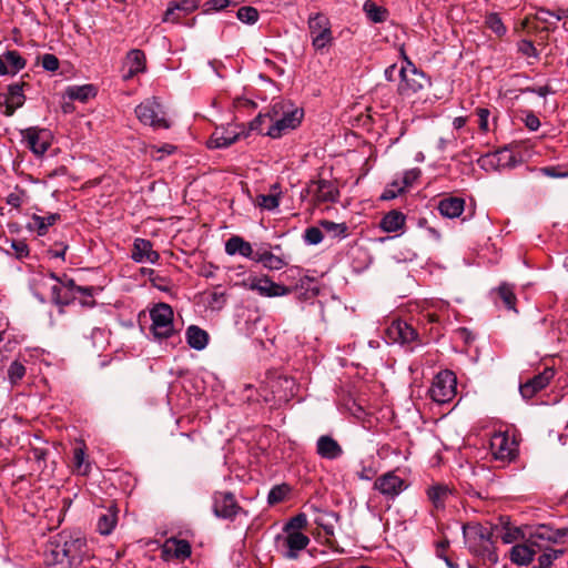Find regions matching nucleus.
Masks as SVG:
<instances>
[{"instance_id":"nucleus-47","label":"nucleus","mask_w":568,"mask_h":568,"mask_svg":"<svg viewBox=\"0 0 568 568\" xmlns=\"http://www.w3.org/2000/svg\"><path fill=\"white\" fill-rule=\"evenodd\" d=\"M307 525V518L305 514H298L291 518L290 521L284 526V531H301Z\"/></svg>"},{"instance_id":"nucleus-18","label":"nucleus","mask_w":568,"mask_h":568,"mask_svg":"<svg viewBox=\"0 0 568 568\" xmlns=\"http://www.w3.org/2000/svg\"><path fill=\"white\" fill-rule=\"evenodd\" d=\"M388 343L409 344L416 341L417 332L406 322L397 320L386 328L385 332Z\"/></svg>"},{"instance_id":"nucleus-54","label":"nucleus","mask_w":568,"mask_h":568,"mask_svg":"<svg viewBox=\"0 0 568 568\" xmlns=\"http://www.w3.org/2000/svg\"><path fill=\"white\" fill-rule=\"evenodd\" d=\"M23 196L24 192L22 190H17L7 196V203L12 207L19 209L23 203Z\"/></svg>"},{"instance_id":"nucleus-40","label":"nucleus","mask_w":568,"mask_h":568,"mask_svg":"<svg viewBox=\"0 0 568 568\" xmlns=\"http://www.w3.org/2000/svg\"><path fill=\"white\" fill-rule=\"evenodd\" d=\"M116 524V515L114 511L109 509L105 514H102L98 520V530L101 535H109L113 530Z\"/></svg>"},{"instance_id":"nucleus-30","label":"nucleus","mask_w":568,"mask_h":568,"mask_svg":"<svg viewBox=\"0 0 568 568\" xmlns=\"http://www.w3.org/2000/svg\"><path fill=\"white\" fill-rule=\"evenodd\" d=\"M452 495V489L442 484L433 485L427 489V496L436 509H444Z\"/></svg>"},{"instance_id":"nucleus-31","label":"nucleus","mask_w":568,"mask_h":568,"mask_svg":"<svg viewBox=\"0 0 568 568\" xmlns=\"http://www.w3.org/2000/svg\"><path fill=\"white\" fill-rule=\"evenodd\" d=\"M465 202L459 197L444 199L438 204V210L442 215L454 219L458 217L464 211Z\"/></svg>"},{"instance_id":"nucleus-29","label":"nucleus","mask_w":568,"mask_h":568,"mask_svg":"<svg viewBox=\"0 0 568 568\" xmlns=\"http://www.w3.org/2000/svg\"><path fill=\"white\" fill-rule=\"evenodd\" d=\"M125 65L128 68V73L124 75V79H130L135 74L143 72L145 70L144 53L139 49L129 51L125 59Z\"/></svg>"},{"instance_id":"nucleus-46","label":"nucleus","mask_w":568,"mask_h":568,"mask_svg":"<svg viewBox=\"0 0 568 568\" xmlns=\"http://www.w3.org/2000/svg\"><path fill=\"white\" fill-rule=\"evenodd\" d=\"M498 293H499V296L503 300L504 304L509 310H515L516 296L513 292V288L507 284H503L499 286Z\"/></svg>"},{"instance_id":"nucleus-17","label":"nucleus","mask_w":568,"mask_h":568,"mask_svg":"<svg viewBox=\"0 0 568 568\" xmlns=\"http://www.w3.org/2000/svg\"><path fill=\"white\" fill-rule=\"evenodd\" d=\"M199 8L197 0L170 1L163 14L162 22L180 23L183 17Z\"/></svg>"},{"instance_id":"nucleus-11","label":"nucleus","mask_w":568,"mask_h":568,"mask_svg":"<svg viewBox=\"0 0 568 568\" xmlns=\"http://www.w3.org/2000/svg\"><path fill=\"white\" fill-rule=\"evenodd\" d=\"M568 535V529H554L547 525H539L528 536V542L537 550L548 547L549 544H558Z\"/></svg>"},{"instance_id":"nucleus-32","label":"nucleus","mask_w":568,"mask_h":568,"mask_svg":"<svg viewBox=\"0 0 568 568\" xmlns=\"http://www.w3.org/2000/svg\"><path fill=\"white\" fill-rule=\"evenodd\" d=\"M186 341L190 347L202 351L209 343V334L199 326L191 325L186 329Z\"/></svg>"},{"instance_id":"nucleus-23","label":"nucleus","mask_w":568,"mask_h":568,"mask_svg":"<svg viewBox=\"0 0 568 568\" xmlns=\"http://www.w3.org/2000/svg\"><path fill=\"white\" fill-rule=\"evenodd\" d=\"M162 556L164 559L184 560L191 556V545L184 539L169 538L162 546Z\"/></svg>"},{"instance_id":"nucleus-64","label":"nucleus","mask_w":568,"mask_h":568,"mask_svg":"<svg viewBox=\"0 0 568 568\" xmlns=\"http://www.w3.org/2000/svg\"><path fill=\"white\" fill-rule=\"evenodd\" d=\"M396 72H397L396 64H392L388 68H386V70H385V78L388 81H394Z\"/></svg>"},{"instance_id":"nucleus-49","label":"nucleus","mask_w":568,"mask_h":568,"mask_svg":"<svg viewBox=\"0 0 568 568\" xmlns=\"http://www.w3.org/2000/svg\"><path fill=\"white\" fill-rule=\"evenodd\" d=\"M486 24L497 36H503L506 32L504 23L501 22L500 18L495 13H491L487 17Z\"/></svg>"},{"instance_id":"nucleus-35","label":"nucleus","mask_w":568,"mask_h":568,"mask_svg":"<svg viewBox=\"0 0 568 568\" xmlns=\"http://www.w3.org/2000/svg\"><path fill=\"white\" fill-rule=\"evenodd\" d=\"M405 223V215L398 211H390L381 221V227L388 233L399 231Z\"/></svg>"},{"instance_id":"nucleus-21","label":"nucleus","mask_w":568,"mask_h":568,"mask_svg":"<svg viewBox=\"0 0 568 568\" xmlns=\"http://www.w3.org/2000/svg\"><path fill=\"white\" fill-rule=\"evenodd\" d=\"M213 511L216 517L231 518L237 513V505L233 494L215 493L213 496Z\"/></svg>"},{"instance_id":"nucleus-57","label":"nucleus","mask_w":568,"mask_h":568,"mask_svg":"<svg viewBox=\"0 0 568 568\" xmlns=\"http://www.w3.org/2000/svg\"><path fill=\"white\" fill-rule=\"evenodd\" d=\"M477 115L479 118V128L483 131H487L488 130L489 111L487 109H478L477 110Z\"/></svg>"},{"instance_id":"nucleus-7","label":"nucleus","mask_w":568,"mask_h":568,"mask_svg":"<svg viewBox=\"0 0 568 568\" xmlns=\"http://www.w3.org/2000/svg\"><path fill=\"white\" fill-rule=\"evenodd\" d=\"M150 316L152 320L151 329L155 337L168 338L173 334V310L170 305L165 303L155 305L151 310Z\"/></svg>"},{"instance_id":"nucleus-16","label":"nucleus","mask_w":568,"mask_h":568,"mask_svg":"<svg viewBox=\"0 0 568 568\" xmlns=\"http://www.w3.org/2000/svg\"><path fill=\"white\" fill-rule=\"evenodd\" d=\"M374 488L386 498L394 499L407 488V485L394 471H388L376 478Z\"/></svg>"},{"instance_id":"nucleus-22","label":"nucleus","mask_w":568,"mask_h":568,"mask_svg":"<svg viewBox=\"0 0 568 568\" xmlns=\"http://www.w3.org/2000/svg\"><path fill=\"white\" fill-rule=\"evenodd\" d=\"M555 371L550 367L545 368L540 374L534 376L525 384L520 385V394L524 398H531L537 392L544 389L554 378Z\"/></svg>"},{"instance_id":"nucleus-12","label":"nucleus","mask_w":568,"mask_h":568,"mask_svg":"<svg viewBox=\"0 0 568 568\" xmlns=\"http://www.w3.org/2000/svg\"><path fill=\"white\" fill-rule=\"evenodd\" d=\"M243 134L244 129L239 124L230 123L216 126L207 141V146L210 149L227 148L235 143Z\"/></svg>"},{"instance_id":"nucleus-41","label":"nucleus","mask_w":568,"mask_h":568,"mask_svg":"<svg viewBox=\"0 0 568 568\" xmlns=\"http://www.w3.org/2000/svg\"><path fill=\"white\" fill-rule=\"evenodd\" d=\"M525 537L526 535L519 527L506 525L500 529V538L504 544H514L516 541L525 539Z\"/></svg>"},{"instance_id":"nucleus-6","label":"nucleus","mask_w":568,"mask_h":568,"mask_svg":"<svg viewBox=\"0 0 568 568\" xmlns=\"http://www.w3.org/2000/svg\"><path fill=\"white\" fill-rule=\"evenodd\" d=\"M457 379L453 372H439L432 384L429 395L438 404L450 402L456 395Z\"/></svg>"},{"instance_id":"nucleus-28","label":"nucleus","mask_w":568,"mask_h":568,"mask_svg":"<svg viewBox=\"0 0 568 568\" xmlns=\"http://www.w3.org/2000/svg\"><path fill=\"white\" fill-rule=\"evenodd\" d=\"M225 252L231 256L236 254L248 258H253L254 256V251L251 243L244 241L239 235L231 236L225 242Z\"/></svg>"},{"instance_id":"nucleus-2","label":"nucleus","mask_w":568,"mask_h":568,"mask_svg":"<svg viewBox=\"0 0 568 568\" xmlns=\"http://www.w3.org/2000/svg\"><path fill=\"white\" fill-rule=\"evenodd\" d=\"M303 115V110L293 103L282 100L275 101L265 115L272 122L266 134L273 139L287 134L300 125Z\"/></svg>"},{"instance_id":"nucleus-3","label":"nucleus","mask_w":568,"mask_h":568,"mask_svg":"<svg viewBox=\"0 0 568 568\" xmlns=\"http://www.w3.org/2000/svg\"><path fill=\"white\" fill-rule=\"evenodd\" d=\"M493 532L494 528L477 523L463 526L464 540L469 551L495 564L498 561V555Z\"/></svg>"},{"instance_id":"nucleus-45","label":"nucleus","mask_w":568,"mask_h":568,"mask_svg":"<svg viewBox=\"0 0 568 568\" xmlns=\"http://www.w3.org/2000/svg\"><path fill=\"white\" fill-rule=\"evenodd\" d=\"M59 219L58 214H50L48 216H34L33 221L36 226L38 227L39 235L45 234L49 226L53 225Z\"/></svg>"},{"instance_id":"nucleus-58","label":"nucleus","mask_w":568,"mask_h":568,"mask_svg":"<svg viewBox=\"0 0 568 568\" xmlns=\"http://www.w3.org/2000/svg\"><path fill=\"white\" fill-rule=\"evenodd\" d=\"M541 172L547 175V176H550V178H566L568 176V173L567 172H562V171H559L557 168L555 166H546V168H542L541 169Z\"/></svg>"},{"instance_id":"nucleus-63","label":"nucleus","mask_w":568,"mask_h":568,"mask_svg":"<svg viewBox=\"0 0 568 568\" xmlns=\"http://www.w3.org/2000/svg\"><path fill=\"white\" fill-rule=\"evenodd\" d=\"M403 189L402 187H398L397 191H394L392 189H386L382 195V199L383 200H392V199H395L397 196V193L398 192H402Z\"/></svg>"},{"instance_id":"nucleus-15","label":"nucleus","mask_w":568,"mask_h":568,"mask_svg":"<svg viewBox=\"0 0 568 568\" xmlns=\"http://www.w3.org/2000/svg\"><path fill=\"white\" fill-rule=\"evenodd\" d=\"M477 162L485 171H498L503 169H510L516 165L514 154L507 149L485 154L480 156Z\"/></svg>"},{"instance_id":"nucleus-36","label":"nucleus","mask_w":568,"mask_h":568,"mask_svg":"<svg viewBox=\"0 0 568 568\" xmlns=\"http://www.w3.org/2000/svg\"><path fill=\"white\" fill-rule=\"evenodd\" d=\"M320 225L332 239L342 240L348 235V226L346 223H335L328 220H323L320 222Z\"/></svg>"},{"instance_id":"nucleus-43","label":"nucleus","mask_w":568,"mask_h":568,"mask_svg":"<svg viewBox=\"0 0 568 568\" xmlns=\"http://www.w3.org/2000/svg\"><path fill=\"white\" fill-rule=\"evenodd\" d=\"M544 554L538 558L539 568H550L552 562L558 559L562 554V549L544 548Z\"/></svg>"},{"instance_id":"nucleus-50","label":"nucleus","mask_w":568,"mask_h":568,"mask_svg":"<svg viewBox=\"0 0 568 568\" xmlns=\"http://www.w3.org/2000/svg\"><path fill=\"white\" fill-rule=\"evenodd\" d=\"M304 240L308 245H317L323 241V232L318 227H308L304 232Z\"/></svg>"},{"instance_id":"nucleus-9","label":"nucleus","mask_w":568,"mask_h":568,"mask_svg":"<svg viewBox=\"0 0 568 568\" xmlns=\"http://www.w3.org/2000/svg\"><path fill=\"white\" fill-rule=\"evenodd\" d=\"M308 544L310 538L301 531H283V535L276 537L277 550L288 559H296Z\"/></svg>"},{"instance_id":"nucleus-37","label":"nucleus","mask_w":568,"mask_h":568,"mask_svg":"<svg viewBox=\"0 0 568 568\" xmlns=\"http://www.w3.org/2000/svg\"><path fill=\"white\" fill-rule=\"evenodd\" d=\"M67 95L71 100H78L81 102H85L90 98L95 95V90H94V87L91 84L72 85L67 89Z\"/></svg>"},{"instance_id":"nucleus-34","label":"nucleus","mask_w":568,"mask_h":568,"mask_svg":"<svg viewBox=\"0 0 568 568\" xmlns=\"http://www.w3.org/2000/svg\"><path fill=\"white\" fill-rule=\"evenodd\" d=\"M281 190L278 184L271 187L270 194H261L256 197V205L264 210H275L280 205Z\"/></svg>"},{"instance_id":"nucleus-61","label":"nucleus","mask_w":568,"mask_h":568,"mask_svg":"<svg viewBox=\"0 0 568 568\" xmlns=\"http://www.w3.org/2000/svg\"><path fill=\"white\" fill-rule=\"evenodd\" d=\"M520 51L528 57L536 54V48L529 41H523V43L520 44Z\"/></svg>"},{"instance_id":"nucleus-33","label":"nucleus","mask_w":568,"mask_h":568,"mask_svg":"<svg viewBox=\"0 0 568 568\" xmlns=\"http://www.w3.org/2000/svg\"><path fill=\"white\" fill-rule=\"evenodd\" d=\"M252 260L262 263L265 268L271 271H278L287 264L282 257L268 251L255 252Z\"/></svg>"},{"instance_id":"nucleus-10","label":"nucleus","mask_w":568,"mask_h":568,"mask_svg":"<svg viewBox=\"0 0 568 568\" xmlns=\"http://www.w3.org/2000/svg\"><path fill=\"white\" fill-rule=\"evenodd\" d=\"M242 286L257 292L264 297H278L290 294L291 290L282 284L273 282L268 276L250 275L242 282Z\"/></svg>"},{"instance_id":"nucleus-53","label":"nucleus","mask_w":568,"mask_h":568,"mask_svg":"<svg viewBox=\"0 0 568 568\" xmlns=\"http://www.w3.org/2000/svg\"><path fill=\"white\" fill-rule=\"evenodd\" d=\"M231 4V0H209L205 2V11H220Z\"/></svg>"},{"instance_id":"nucleus-27","label":"nucleus","mask_w":568,"mask_h":568,"mask_svg":"<svg viewBox=\"0 0 568 568\" xmlns=\"http://www.w3.org/2000/svg\"><path fill=\"white\" fill-rule=\"evenodd\" d=\"M536 554V549L528 542L517 544L510 549V560L518 566H528Z\"/></svg>"},{"instance_id":"nucleus-13","label":"nucleus","mask_w":568,"mask_h":568,"mask_svg":"<svg viewBox=\"0 0 568 568\" xmlns=\"http://www.w3.org/2000/svg\"><path fill=\"white\" fill-rule=\"evenodd\" d=\"M22 141L38 156L43 155L51 144V133L45 129L28 128L21 131Z\"/></svg>"},{"instance_id":"nucleus-8","label":"nucleus","mask_w":568,"mask_h":568,"mask_svg":"<svg viewBox=\"0 0 568 568\" xmlns=\"http://www.w3.org/2000/svg\"><path fill=\"white\" fill-rule=\"evenodd\" d=\"M398 72L400 75L398 92L403 97H410L417 93L428 83L426 75L418 71L409 61H407V67H402Z\"/></svg>"},{"instance_id":"nucleus-24","label":"nucleus","mask_w":568,"mask_h":568,"mask_svg":"<svg viewBox=\"0 0 568 568\" xmlns=\"http://www.w3.org/2000/svg\"><path fill=\"white\" fill-rule=\"evenodd\" d=\"M26 60L16 50H8L0 55V75H14L26 67Z\"/></svg>"},{"instance_id":"nucleus-44","label":"nucleus","mask_w":568,"mask_h":568,"mask_svg":"<svg viewBox=\"0 0 568 568\" xmlns=\"http://www.w3.org/2000/svg\"><path fill=\"white\" fill-rule=\"evenodd\" d=\"M26 375V367L18 361L11 363L8 368V378L12 385L18 384Z\"/></svg>"},{"instance_id":"nucleus-59","label":"nucleus","mask_w":568,"mask_h":568,"mask_svg":"<svg viewBox=\"0 0 568 568\" xmlns=\"http://www.w3.org/2000/svg\"><path fill=\"white\" fill-rule=\"evenodd\" d=\"M525 124L530 131H536L540 126V121L535 114L529 113L525 118Z\"/></svg>"},{"instance_id":"nucleus-25","label":"nucleus","mask_w":568,"mask_h":568,"mask_svg":"<svg viewBox=\"0 0 568 568\" xmlns=\"http://www.w3.org/2000/svg\"><path fill=\"white\" fill-rule=\"evenodd\" d=\"M131 256L138 263L151 264H155L160 257L159 253L152 248L151 242L144 239H135Z\"/></svg>"},{"instance_id":"nucleus-48","label":"nucleus","mask_w":568,"mask_h":568,"mask_svg":"<svg viewBox=\"0 0 568 568\" xmlns=\"http://www.w3.org/2000/svg\"><path fill=\"white\" fill-rule=\"evenodd\" d=\"M287 493H288V488L285 485L273 487L270 490L268 496H267L268 504L275 505V504L282 501L285 498Z\"/></svg>"},{"instance_id":"nucleus-19","label":"nucleus","mask_w":568,"mask_h":568,"mask_svg":"<svg viewBox=\"0 0 568 568\" xmlns=\"http://www.w3.org/2000/svg\"><path fill=\"white\" fill-rule=\"evenodd\" d=\"M307 192L316 202L322 203L335 202L339 194L334 183L326 180L313 181L308 185Z\"/></svg>"},{"instance_id":"nucleus-4","label":"nucleus","mask_w":568,"mask_h":568,"mask_svg":"<svg viewBox=\"0 0 568 568\" xmlns=\"http://www.w3.org/2000/svg\"><path fill=\"white\" fill-rule=\"evenodd\" d=\"M135 115L144 125H149L154 129L170 128L164 108L156 98H150L141 102L135 108Z\"/></svg>"},{"instance_id":"nucleus-52","label":"nucleus","mask_w":568,"mask_h":568,"mask_svg":"<svg viewBox=\"0 0 568 568\" xmlns=\"http://www.w3.org/2000/svg\"><path fill=\"white\" fill-rule=\"evenodd\" d=\"M41 65L44 70L54 72L59 69V59L51 53H45L41 58Z\"/></svg>"},{"instance_id":"nucleus-26","label":"nucleus","mask_w":568,"mask_h":568,"mask_svg":"<svg viewBox=\"0 0 568 568\" xmlns=\"http://www.w3.org/2000/svg\"><path fill=\"white\" fill-rule=\"evenodd\" d=\"M316 452L322 458L331 460L341 457L343 454L341 445L328 435H323L317 439Z\"/></svg>"},{"instance_id":"nucleus-56","label":"nucleus","mask_w":568,"mask_h":568,"mask_svg":"<svg viewBox=\"0 0 568 568\" xmlns=\"http://www.w3.org/2000/svg\"><path fill=\"white\" fill-rule=\"evenodd\" d=\"M561 18L562 17L560 14L554 13L549 10H540L538 12V19L546 23H552L551 19L559 21Z\"/></svg>"},{"instance_id":"nucleus-5","label":"nucleus","mask_w":568,"mask_h":568,"mask_svg":"<svg viewBox=\"0 0 568 568\" xmlns=\"http://www.w3.org/2000/svg\"><path fill=\"white\" fill-rule=\"evenodd\" d=\"M307 23L312 44L315 50L321 51L332 44L334 38L331 29V22L325 14H311Z\"/></svg>"},{"instance_id":"nucleus-1","label":"nucleus","mask_w":568,"mask_h":568,"mask_svg":"<svg viewBox=\"0 0 568 568\" xmlns=\"http://www.w3.org/2000/svg\"><path fill=\"white\" fill-rule=\"evenodd\" d=\"M89 557L87 540L78 532L62 531L52 536L43 551L45 565L57 568H77Z\"/></svg>"},{"instance_id":"nucleus-62","label":"nucleus","mask_w":568,"mask_h":568,"mask_svg":"<svg viewBox=\"0 0 568 568\" xmlns=\"http://www.w3.org/2000/svg\"><path fill=\"white\" fill-rule=\"evenodd\" d=\"M419 176V171L418 170H410L408 172L405 173L404 175V183L406 185H410L415 180H417Z\"/></svg>"},{"instance_id":"nucleus-60","label":"nucleus","mask_w":568,"mask_h":568,"mask_svg":"<svg viewBox=\"0 0 568 568\" xmlns=\"http://www.w3.org/2000/svg\"><path fill=\"white\" fill-rule=\"evenodd\" d=\"M233 104L235 108H253L255 105L252 100L241 97L235 98Z\"/></svg>"},{"instance_id":"nucleus-55","label":"nucleus","mask_w":568,"mask_h":568,"mask_svg":"<svg viewBox=\"0 0 568 568\" xmlns=\"http://www.w3.org/2000/svg\"><path fill=\"white\" fill-rule=\"evenodd\" d=\"M455 142H456V138L453 134H450L449 136H442L436 142L435 149L437 152L443 153L446 151L448 145H452Z\"/></svg>"},{"instance_id":"nucleus-14","label":"nucleus","mask_w":568,"mask_h":568,"mask_svg":"<svg viewBox=\"0 0 568 568\" xmlns=\"http://www.w3.org/2000/svg\"><path fill=\"white\" fill-rule=\"evenodd\" d=\"M490 452L496 460L510 462L516 457V442L507 433H496L490 438Z\"/></svg>"},{"instance_id":"nucleus-38","label":"nucleus","mask_w":568,"mask_h":568,"mask_svg":"<svg viewBox=\"0 0 568 568\" xmlns=\"http://www.w3.org/2000/svg\"><path fill=\"white\" fill-rule=\"evenodd\" d=\"M73 469L80 475H87L90 471V464L85 460L84 446L73 449Z\"/></svg>"},{"instance_id":"nucleus-20","label":"nucleus","mask_w":568,"mask_h":568,"mask_svg":"<svg viewBox=\"0 0 568 568\" xmlns=\"http://www.w3.org/2000/svg\"><path fill=\"white\" fill-rule=\"evenodd\" d=\"M23 84L13 83L8 87V92L0 94V104L6 106L4 114L10 116L24 104Z\"/></svg>"},{"instance_id":"nucleus-39","label":"nucleus","mask_w":568,"mask_h":568,"mask_svg":"<svg viewBox=\"0 0 568 568\" xmlns=\"http://www.w3.org/2000/svg\"><path fill=\"white\" fill-rule=\"evenodd\" d=\"M364 11L368 19L375 23L383 22L387 18V10L372 1H366L364 3Z\"/></svg>"},{"instance_id":"nucleus-42","label":"nucleus","mask_w":568,"mask_h":568,"mask_svg":"<svg viewBox=\"0 0 568 568\" xmlns=\"http://www.w3.org/2000/svg\"><path fill=\"white\" fill-rule=\"evenodd\" d=\"M236 17L240 21L246 24H254L258 20V11L254 7L244 6L241 7L237 12Z\"/></svg>"},{"instance_id":"nucleus-51","label":"nucleus","mask_w":568,"mask_h":568,"mask_svg":"<svg viewBox=\"0 0 568 568\" xmlns=\"http://www.w3.org/2000/svg\"><path fill=\"white\" fill-rule=\"evenodd\" d=\"M64 287L71 290L74 294H88L90 297L94 296V293L98 291V288L92 286H78L74 284L73 280H68L64 283Z\"/></svg>"}]
</instances>
